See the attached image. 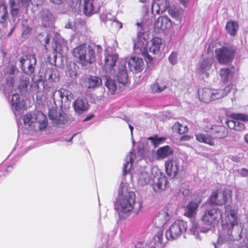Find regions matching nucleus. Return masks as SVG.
<instances>
[{"mask_svg": "<svg viewBox=\"0 0 248 248\" xmlns=\"http://www.w3.org/2000/svg\"><path fill=\"white\" fill-rule=\"evenodd\" d=\"M10 104L11 108L16 117L20 115L26 109L25 102L18 93L12 94Z\"/></svg>", "mask_w": 248, "mask_h": 248, "instance_id": "obj_16", "label": "nucleus"}, {"mask_svg": "<svg viewBox=\"0 0 248 248\" xmlns=\"http://www.w3.org/2000/svg\"><path fill=\"white\" fill-rule=\"evenodd\" d=\"M238 172L239 174L243 177H247L248 176V170L245 168H242L239 170H238Z\"/></svg>", "mask_w": 248, "mask_h": 248, "instance_id": "obj_54", "label": "nucleus"}, {"mask_svg": "<svg viewBox=\"0 0 248 248\" xmlns=\"http://www.w3.org/2000/svg\"><path fill=\"white\" fill-rule=\"evenodd\" d=\"M54 49L57 52L63 53L65 51L67 50L66 42L63 39H62L61 44L57 42L56 47Z\"/></svg>", "mask_w": 248, "mask_h": 248, "instance_id": "obj_45", "label": "nucleus"}, {"mask_svg": "<svg viewBox=\"0 0 248 248\" xmlns=\"http://www.w3.org/2000/svg\"><path fill=\"white\" fill-rule=\"evenodd\" d=\"M153 177V175L152 174L151 170H149L147 168H141L137 171V178L140 185H150Z\"/></svg>", "mask_w": 248, "mask_h": 248, "instance_id": "obj_20", "label": "nucleus"}, {"mask_svg": "<svg viewBox=\"0 0 248 248\" xmlns=\"http://www.w3.org/2000/svg\"><path fill=\"white\" fill-rule=\"evenodd\" d=\"M245 238L243 239L240 248H248V233L245 234Z\"/></svg>", "mask_w": 248, "mask_h": 248, "instance_id": "obj_53", "label": "nucleus"}, {"mask_svg": "<svg viewBox=\"0 0 248 248\" xmlns=\"http://www.w3.org/2000/svg\"><path fill=\"white\" fill-rule=\"evenodd\" d=\"M66 74L72 78H75L77 75V66L75 63H70L67 67Z\"/></svg>", "mask_w": 248, "mask_h": 248, "instance_id": "obj_43", "label": "nucleus"}, {"mask_svg": "<svg viewBox=\"0 0 248 248\" xmlns=\"http://www.w3.org/2000/svg\"><path fill=\"white\" fill-rule=\"evenodd\" d=\"M221 217V210L218 208H214L206 210L202 219L205 224L214 226L218 224Z\"/></svg>", "mask_w": 248, "mask_h": 248, "instance_id": "obj_12", "label": "nucleus"}, {"mask_svg": "<svg viewBox=\"0 0 248 248\" xmlns=\"http://www.w3.org/2000/svg\"><path fill=\"white\" fill-rule=\"evenodd\" d=\"M196 139L201 142H203L210 146L215 145L214 138L208 134L198 133L195 135Z\"/></svg>", "mask_w": 248, "mask_h": 248, "instance_id": "obj_33", "label": "nucleus"}, {"mask_svg": "<svg viewBox=\"0 0 248 248\" xmlns=\"http://www.w3.org/2000/svg\"><path fill=\"white\" fill-rule=\"evenodd\" d=\"M97 0H83V12L86 16H91L97 12Z\"/></svg>", "mask_w": 248, "mask_h": 248, "instance_id": "obj_29", "label": "nucleus"}, {"mask_svg": "<svg viewBox=\"0 0 248 248\" xmlns=\"http://www.w3.org/2000/svg\"><path fill=\"white\" fill-rule=\"evenodd\" d=\"M153 177L150 184L155 192H160L164 190L167 184V178L156 167L151 169Z\"/></svg>", "mask_w": 248, "mask_h": 248, "instance_id": "obj_10", "label": "nucleus"}, {"mask_svg": "<svg viewBox=\"0 0 248 248\" xmlns=\"http://www.w3.org/2000/svg\"><path fill=\"white\" fill-rule=\"evenodd\" d=\"M73 55L77 62L82 66L87 67L95 61L94 52L92 46L85 44L79 45L73 49Z\"/></svg>", "mask_w": 248, "mask_h": 248, "instance_id": "obj_6", "label": "nucleus"}, {"mask_svg": "<svg viewBox=\"0 0 248 248\" xmlns=\"http://www.w3.org/2000/svg\"><path fill=\"white\" fill-rule=\"evenodd\" d=\"M208 231V229L201 227L196 222L192 223L191 227L189 229V233L198 240H201L204 233Z\"/></svg>", "mask_w": 248, "mask_h": 248, "instance_id": "obj_26", "label": "nucleus"}, {"mask_svg": "<svg viewBox=\"0 0 248 248\" xmlns=\"http://www.w3.org/2000/svg\"><path fill=\"white\" fill-rule=\"evenodd\" d=\"M213 62L214 59L211 56L203 57L197 65V71L208 77L212 71Z\"/></svg>", "mask_w": 248, "mask_h": 248, "instance_id": "obj_14", "label": "nucleus"}, {"mask_svg": "<svg viewBox=\"0 0 248 248\" xmlns=\"http://www.w3.org/2000/svg\"><path fill=\"white\" fill-rule=\"evenodd\" d=\"M168 12L172 17L174 18H178V13L177 12H176L174 9H173L171 7H169L168 8Z\"/></svg>", "mask_w": 248, "mask_h": 248, "instance_id": "obj_50", "label": "nucleus"}, {"mask_svg": "<svg viewBox=\"0 0 248 248\" xmlns=\"http://www.w3.org/2000/svg\"><path fill=\"white\" fill-rule=\"evenodd\" d=\"M169 61L172 64H174L177 62V54L175 52H172L169 57Z\"/></svg>", "mask_w": 248, "mask_h": 248, "instance_id": "obj_51", "label": "nucleus"}, {"mask_svg": "<svg viewBox=\"0 0 248 248\" xmlns=\"http://www.w3.org/2000/svg\"><path fill=\"white\" fill-rule=\"evenodd\" d=\"M8 13L7 6L4 3L0 4V23H4L7 19Z\"/></svg>", "mask_w": 248, "mask_h": 248, "instance_id": "obj_40", "label": "nucleus"}, {"mask_svg": "<svg viewBox=\"0 0 248 248\" xmlns=\"http://www.w3.org/2000/svg\"><path fill=\"white\" fill-rule=\"evenodd\" d=\"M40 20L44 27L49 25L52 21V16L50 12L46 10L41 13Z\"/></svg>", "mask_w": 248, "mask_h": 248, "instance_id": "obj_35", "label": "nucleus"}, {"mask_svg": "<svg viewBox=\"0 0 248 248\" xmlns=\"http://www.w3.org/2000/svg\"><path fill=\"white\" fill-rule=\"evenodd\" d=\"M233 85L229 84L224 89H214L208 88L199 89L198 95L200 101L209 103L212 100L219 99L226 96L231 91Z\"/></svg>", "mask_w": 248, "mask_h": 248, "instance_id": "obj_7", "label": "nucleus"}, {"mask_svg": "<svg viewBox=\"0 0 248 248\" xmlns=\"http://www.w3.org/2000/svg\"><path fill=\"white\" fill-rule=\"evenodd\" d=\"M201 201V199H199L188 203L185 208V216L189 218H194L197 213L198 208Z\"/></svg>", "mask_w": 248, "mask_h": 248, "instance_id": "obj_24", "label": "nucleus"}, {"mask_svg": "<svg viewBox=\"0 0 248 248\" xmlns=\"http://www.w3.org/2000/svg\"><path fill=\"white\" fill-rule=\"evenodd\" d=\"M126 62L128 63L129 68L131 71L140 72L143 69V60L139 57L134 56L130 58H126L123 61V63L125 64Z\"/></svg>", "mask_w": 248, "mask_h": 248, "instance_id": "obj_21", "label": "nucleus"}, {"mask_svg": "<svg viewBox=\"0 0 248 248\" xmlns=\"http://www.w3.org/2000/svg\"><path fill=\"white\" fill-rule=\"evenodd\" d=\"M231 197L230 191L223 192L217 190L214 192L211 196L209 202L210 205H222L225 203Z\"/></svg>", "mask_w": 248, "mask_h": 248, "instance_id": "obj_17", "label": "nucleus"}, {"mask_svg": "<svg viewBox=\"0 0 248 248\" xmlns=\"http://www.w3.org/2000/svg\"><path fill=\"white\" fill-rule=\"evenodd\" d=\"M155 243L157 246L162 248L164 247L165 242L163 239V233L160 232L157 233L155 238Z\"/></svg>", "mask_w": 248, "mask_h": 248, "instance_id": "obj_46", "label": "nucleus"}, {"mask_svg": "<svg viewBox=\"0 0 248 248\" xmlns=\"http://www.w3.org/2000/svg\"><path fill=\"white\" fill-rule=\"evenodd\" d=\"M172 154L171 148L168 146H164L159 148L156 151V159L160 160L165 158Z\"/></svg>", "mask_w": 248, "mask_h": 248, "instance_id": "obj_32", "label": "nucleus"}, {"mask_svg": "<svg viewBox=\"0 0 248 248\" xmlns=\"http://www.w3.org/2000/svg\"><path fill=\"white\" fill-rule=\"evenodd\" d=\"M77 27L78 25L77 22H75L74 19L69 20L67 23L65 25V28L72 30H76Z\"/></svg>", "mask_w": 248, "mask_h": 248, "instance_id": "obj_49", "label": "nucleus"}, {"mask_svg": "<svg viewBox=\"0 0 248 248\" xmlns=\"http://www.w3.org/2000/svg\"><path fill=\"white\" fill-rule=\"evenodd\" d=\"M138 204H139L138 210H137L138 211L142 208V203L140 202H138Z\"/></svg>", "mask_w": 248, "mask_h": 248, "instance_id": "obj_64", "label": "nucleus"}, {"mask_svg": "<svg viewBox=\"0 0 248 248\" xmlns=\"http://www.w3.org/2000/svg\"><path fill=\"white\" fill-rule=\"evenodd\" d=\"M93 117V115L89 116L84 119V121L86 122V121H89L90 119H91Z\"/></svg>", "mask_w": 248, "mask_h": 248, "instance_id": "obj_62", "label": "nucleus"}, {"mask_svg": "<svg viewBox=\"0 0 248 248\" xmlns=\"http://www.w3.org/2000/svg\"><path fill=\"white\" fill-rule=\"evenodd\" d=\"M29 84V78L26 77H21L20 84L18 88L20 92H25L27 91V86Z\"/></svg>", "mask_w": 248, "mask_h": 248, "instance_id": "obj_42", "label": "nucleus"}, {"mask_svg": "<svg viewBox=\"0 0 248 248\" xmlns=\"http://www.w3.org/2000/svg\"><path fill=\"white\" fill-rule=\"evenodd\" d=\"M223 229L227 233L226 241L232 239L238 240L243 238L242 227L238 224L237 211L227 207L221 217Z\"/></svg>", "mask_w": 248, "mask_h": 248, "instance_id": "obj_2", "label": "nucleus"}, {"mask_svg": "<svg viewBox=\"0 0 248 248\" xmlns=\"http://www.w3.org/2000/svg\"><path fill=\"white\" fill-rule=\"evenodd\" d=\"M212 134L216 139H223L226 138L228 134V130L224 126H213L212 128Z\"/></svg>", "mask_w": 248, "mask_h": 248, "instance_id": "obj_31", "label": "nucleus"}, {"mask_svg": "<svg viewBox=\"0 0 248 248\" xmlns=\"http://www.w3.org/2000/svg\"><path fill=\"white\" fill-rule=\"evenodd\" d=\"M223 238L222 236H220L218 238V242L217 244H215V248H217V245H219L220 242L222 241Z\"/></svg>", "mask_w": 248, "mask_h": 248, "instance_id": "obj_61", "label": "nucleus"}, {"mask_svg": "<svg viewBox=\"0 0 248 248\" xmlns=\"http://www.w3.org/2000/svg\"><path fill=\"white\" fill-rule=\"evenodd\" d=\"M111 25L116 30H120L122 28V24L116 20H114L112 21Z\"/></svg>", "mask_w": 248, "mask_h": 248, "instance_id": "obj_52", "label": "nucleus"}, {"mask_svg": "<svg viewBox=\"0 0 248 248\" xmlns=\"http://www.w3.org/2000/svg\"><path fill=\"white\" fill-rule=\"evenodd\" d=\"M226 28L230 35L234 36L238 29V24L235 21H229L227 23Z\"/></svg>", "mask_w": 248, "mask_h": 248, "instance_id": "obj_38", "label": "nucleus"}, {"mask_svg": "<svg viewBox=\"0 0 248 248\" xmlns=\"http://www.w3.org/2000/svg\"><path fill=\"white\" fill-rule=\"evenodd\" d=\"M25 128L31 131H41L45 129L47 124V118L42 112L36 113H27L23 118Z\"/></svg>", "mask_w": 248, "mask_h": 248, "instance_id": "obj_5", "label": "nucleus"}, {"mask_svg": "<svg viewBox=\"0 0 248 248\" xmlns=\"http://www.w3.org/2000/svg\"><path fill=\"white\" fill-rule=\"evenodd\" d=\"M148 140L151 141V143L154 145V147L155 148L159 145L164 143L166 140V138L159 137L157 135H155L148 138Z\"/></svg>", "mask_w": 248, "mask_h": 248, "instance_id": "obj_41", "label": "nucleus"}, {"mask_svg": "<svg viewBox=\"0 0 248 248\" xmlns=\"http://www.w3.org/2000/svg\"><path fill=\"white\" fill-rule=\"evenodd\" d=\"M166 172L168 175L174 177L184 170V162L181 159L172 158L165 162Z\"/></svg>", "mask_w": 248, "mask_h": 248, "instance_id": "obj_11", "label": "nucleus"}, {"mask_svg": "<svg viewBox=\"0 0 248 248\" xmlns=\"http://www.w3.org/2000/svg\"><path fill=\"white\" fill-rule=\"evenodd\" d=\"M94 51L95 49H96L97 53H100L102 50V48L99 45H95L94 46V48H93Z\"/></svg>", "mask_w": 248, "mask_h": 248, "instance_id": "obj_58", "label": "nucleus"}, {"mask_svg": "<svg viewBox=\"0 0 248 248\" xmlns=\"http://www.w3.org/2000/svg\"><path fill=\"white\" fill-rule=\"evenodd\" d=\"M75 113L80 115L86 112L89 108V104L85 99L77 98L73 103Z\"/></svg>", "mask_w": 248, "mask_h": 248, "instance_id": "obj_25", "label": "nucleus"}, {"mask_svg": "<svg viewBox=\"0 0 248 248\" xmlns=\"http://www.w3.org/2000/svg\"><path fill=\"white\" fill-rule=\"evenodd\" d=\"M135 155L132 153L130 152L126 156L125 163L124 164L123 170L124 173H126L132 168V163L135 159Z\"/></svg>", "mask_w": 248, "mask_h": 248, "instance_id": "obj_37", "label": "nucleus"}, {"mask_svg": "<svg viewBox=\"0 0 248 248\" xmlns=\"http://www.w3.org/2000/svg\"><path fill=\"white\" fill-rule=\"evenodd\" d=\"M190 139V137L188 136L184 135L182 136L180 138L181 141H187L189 140Z\"/></svg>", "mask_w": 248, "mask_h": 248, "instance_id": "obj_57", "label": "nucleus"}, {"mask_svg": "<svg viewBox=\"0 0 248 248\" xmlns=\"http://www.w3.org/2000/svg\"><path fill=\"white\" fill-rule=\"evenodd\" d=\"M48 116L50 119L57 124H64L66 121V114L62 111H57L55 109H50L49 110Z\"/></svg>", "mask_w": 248, "mask_h": 248, "instance_id": "obj_30", "label": "nucleus"}, {"mask_svg": "<svg viewBox=\"0 0 248 248\" xmlns=\"http://www.w3.org/2000/svg\"><path fill=\"white\" fill-rule=\"evenodd\" d=\"M147 36L144 33L140 32L138 34L137 41L135 43L134 49L136 53L141 54L146 59L147 62L152 61L153 57L149 52L153 55L158 54L162 46L161 38L155 37L149 42L147 41Z\"/></svg>", "mask_w": 248, "mask_h": 248, "instance_id": "obj_3", "label": "nucleus"}, {"mask_svg": "<svg viewBox=\"0 0 248 248\" xmlns=\"http://www.w3.org/2000/svg\"><path fill=\"white\" fill-rule=\"evenodd\" d=\"M244 140L245 142L248 144V132L244 135Z\"/></svg>", "mask_w": 248, "mask_h": 248, "instance_id": "obj_60", "label": "nucleus"}, {"mask_svg": "<svg viewBox=\"0 0 248 248\" xmlns=\"http://www.w3.org/2000/svg\"><path fill=\"white\" fill-rule=\"evenodd\" d=\"M110 74H107L105 76L106 81L105 86L107 88L108 91L111 94H114L117 89V84L116 82L110 77Z\"/></svg>", "mask_w": 248, "mask_h": 248, "instance_id": "obj_34", "label": "nucleus"}, {"mask_svg": "<svg viewBox=\"0 0 248 248\" xmlns=\"http://www.w3.org/2000/svg\"><path fill=\"white\" fill-rule=\"evenodd\" d=\"M169 5V2L167 0H154L152 2V12L153 14H162L168 9Z\"/></svg>", "mask_w": 248, "mask_h": 248, "instance_id": "obj_22", "label": "nucleus"}, {"mask_svg": "<svg viewBox=\"0 0 248 248\" xmlns=\"http://www.w3.org/2000/svg\"><path fill=\"white\" fill-rule=\"evenodd\" d=\"M187 227L186 222L182 220L175 221L166 230L165 233L166 239L169 241L177 239L186 232Z\"/></svg>", "mask_w": 248, "mask_h": 248, "instance_id": "obj_9", "label": "nucleus"}, {"mask_svg": "<svg viewBox=\"0 0 248 248\" xmlns=\"http://www.w3.org/2000/svg\"><path fill=\"white\" fill-rule=\"evenodd\" d=\"M20 63L22 70L25 73L31 75L34 72L36 60L33 55H29L20 59Z\"/></svg>", "mask_w": 248, "mask_h": 248, "instance_id": "obj_18", "label": "nucleus"}, {"mask_svg": "<svg viewBox=\"0 0 248 248\" xmlns=\"http://www.w3.org/2000/svg\"><path fill=\"white\" fill-rule=\"evenodd\" d=\"M216 53L218 62L220 63H227L233 59L234 51L231 47H222L217 49Z\"/></svg>", "mask_w": 248, "mask_h": 248, "instance_id": "obj_19", "label": "nucleus"}, {"mask_svg": "<svg viewBox=\"0 0 248 248\" xmlns=\"http://www.w3.org/2000/svg\"><path fill=\"white\" fill-rule=\"evenodd\" d=\"M129 127L130 129V131H131V137H132V138H133V127L132 126H131L130 124H129Z\"/></svg>", "mask_w": 248, "mask_h": 248, "instance_id": "obj_63", "label": "nucleus"}, {"mask_svg": "<svg viewBox=\"0 0 248 248\" xmlns=\"http://www.w3.org/2000/svg\"><path fill=\"white\" fill-rule=\"evenodd\" d=\"M170 20L166 16H160L155 22V28L157 32L164 31L171 27Z\"/></svg>", "mask_w": 248, "mask_h": 248, "instance_id": "obj_27", "label": "nucleus"}, {"mask_svg": "<svg viewBox=\"0 0 248 248\" xmlns=\"http://www.w3.org/2000/svg\"><path fill=\"white\" fill-rule=\"evenodd\" d=\"M73 93L68 90L61 88L56 90L52 93V98L55 103L62 106L63 102L70 101L73 98Z\"/></svg>", "mask_w": 248, "mask_h": 248, "instance_id": "obj_15", "label": "nucleus"}, {"mask_svg": "<svg viewBox=\"0 0 248 248\" xmlns=\"http://www.w3.org/2000/svg\"><path fill=\"white\" fill-rule=\"evenodd\" d=\"M170 217L167 212V209L164 208L155 217L153 223L156 228H162L169 220Z\"/></svg>", "mask_w": 248, "mask_h": 248, "instance_id": "obj_23", "label": "nucleus"}, {"mask_svg": "<svg viewBox=\"0 0 248 248\" xmlns=\"http://www.w3.org/2000/svg\"><path fill=\"white\" fill-rule=\"evenodd\" d=\"M173 131L177 132L180 134H184L188 130L186 126L183 125L179 123H176L173 126Z\"/></svg>", "mask_w": 248, "mask_h": 248, "instance_id": "obj_44", "label": "nucleus"}, {"mask_svg": "<svg viewBox=\"0 0 248 248\" xmlns=\"http://www.w3.org/2000/svg\"><path fill=\"white\" fill-rule=\"evenodd\" d=\"M166 86L162 83L155 82L153 84L151 88L153 92L155 93H160L162 92L165 88Z\"/></svg>", "mask_w": 248, "mask_h": 248, "instance_id": "obj_47", "label": "nucleus"}, {"mask_svg": "<svg viewBox=\"0 0 248 248\" xmlns=\"http://www.w3.org/2000/svg\"><path fill=\"white\" fill-rule=\"evenodd\" d=\"M135 193L128 188L127 183L123 180L118 190L115 209L121 218L127 217L135 204Z\"/></svg>", "mask_w": 248, "mask_h": 248, "instance_id": "obj_1", "label": "nucleus"}, {"mask_svg": "<svg viewBox=\"0 0 248 248\" xmlns=\"http://www.w3.org/2000/svg\"><path fill=\"white\" fill-rule=\"evenodd\" d=\"M219 75L221 80L226 83L232 79L233 72L229 68H222L219 71Z\"/></svg>", "mask_w": 248, "mask_h": 248, "instance_id": "obj_36", "label": "nucleus"}, {"mask_svg": "<svg viewBox=\"0 0 248 248\" xmlns=\"http://www.w3.org/2000/svg\"><path fill=\"white\" fill-rule=\"evenodd\" d=\"M118 55L115 53L107 54L104 60V70L106 74L116 77L118 81L123 85H126L128 81L127 69L123 61H121L116 70L114 69L118 60Z\"/></svg>", "mask_w": 248, "mask_h": 248, "instance_id": "obj_4", "label": "nucleus"}, {"mask_svg": "<svg viewBox=\"0 0 248 248\" xmlns=\"http://www.w3.org/2000/svg\"><path fill=\"white\" fill-rule=\"evenodd\" d=\"M22 36L25 37L31 31V29L28 27H25L23 29Z\"/></svg>", "mask_w": 248, "mask_h": 248, "instance_id": "obj_55", "label": "nucleus"}, {"mask_svg": "<svg viewBox=\"0 0 248 248\" xmlns=\"http://www.w3.org/2000/svg\"><path fill=\"white\" fill-rule=\"evenodd\" d=\"M14 79L13 77H9L6 79V83L4 86V91L6 93H12L14 89Z\"/></svg>", "mask_w": 248, "mask_h": 248, "instance_id": "obj_39", "label": "nucleus"}, {"mask_svg": "<svg viewBox=\"0 0 248 248\" xmlns=\"http://www.w3.org/2000/svg\"><path fill=\"white\" fill-rule=\"evenodd\" d=\"M38 39L40 42H45V46L46 49V45L48 44L49 42V37L47 33H44V34H41L38 35Z\"/></svg>", "mask_w": 248, "mask_h": 248, "instance_id": "obj_48", "label": "nucleus"}, {"mask_svg": "<svg viewBox=\"0 0 248 248\" xmlns=\"http://www.w3.org/2000/svg\"><path fill=\"white\" fill-rule=\"evenodd\" d=\"M233 120H227L225 123L230 129H233L236 131H243L245 128L243 123L240 122L242 121L245 122H248V115L242 113H234L232 114Z\"/></svg>", "mask_w": 248, "mask_h": 248, "instance_id": "obj_13", "label": "nucleus"}, {"mask_svg": "<svg viewBox=\"0 0 248 248\" xmlns=\"http://www.w3.org/2000/svg\"><path fill=\"white\" fill-rule=\"evenodd\" d=\"M51 1L56 4H60L63 2L65 0H51Z\"/></svg>", "mask_w": 248, "mask_h": 248, "instance_id": "obj_59", "label": "nucleus"}, {"mask_svg": "<svg viewBox=\"0 0 248 248\" xmlns=\"http://www.w3.org/2000/svg\"><path fill=\"white\" fill-rule=\"evenodd\" d=\"M43 0H9V5L12 16H16L19 12L26 11L31 4L34 5L41 4Z\"/></svg>", "mask_w": 248, "mask_h": 248, "instance_id": "obj_8", "label": "nucleus"}, {"mask_svg": "<svg viewBox=\"0 0 248 248\" xmlns=\"http://www.w3.org/2000/svg\"><path fill=\"white\" fill-rule=\"evenodd\" d=\"M82 84L86 88L95 89L102 85V80L98 77L91 76L85 78Z\"/></svg>", "mask_w": 248, "mask_h": 248, "instance_id": "obj_28", "label": "nucleus"}, {"mask_svg": "<svg viewBox=\"0 0 248 248\" xmlns=\"http://www.w3.org/2000/svg\"><path fill=\"white\" fill-rule=\"evenodd\" d=\"M9 69H10V71L9 72V73L10 75H14L15 74V72L17 70L16 68L13 65L9 67Z\"/></svg>", "mask_w": 248, "mask_h": 248, "instance_id": "obj_56", "label": "nucleus"}]
</instances>
